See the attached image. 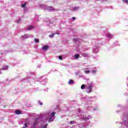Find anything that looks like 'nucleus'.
<instances>
[{
  "label": "nucleus",
  "mask_w": 128,
  "mask_h": 128,
  "mask_svg": "<svg viewBox=\"0 0 128 128\" xmlns=\"http://www.w3.org/2000/svg\"><path fill=\"white\" fill-rule=\"evenodd\" d=\"M70 124H74V121H70Z\"/></svg>",
  "instance_id": "nucleus-30"
},
{
  "label": "nucleus",
  "mask_w": 128,
  "mask_h": 128,
  "mask_svg": "<svg viewBox=\"0 0 128 128\" xmlns=\"http://www.w3.org/2000/svg\"><path fill=\"white\" fill-rule=\"evenodd\" d=\"M2 74V72L1 70H0V74Z\"/></svg>",
  "instance_id": "nucleus-35"
},
{
  "label": "nucleus",
  "mask_w": 128,
  "mask_h": 128,
  "mask_svg": "<svg viewBox=\"0 0 128 128\" xmlns=\"http://www.w3.org/2000/svg\"><path fill=\"white\" fill-rule=\"evenodd\" d=\"M78 112H80V110H78Z\"/></svg>",
  "instance_id": "nucleus-36"
},
{
  "label": "nucleus",
  "mask_w": 128,
  "mask_h": 128,
  "mask_svg": "<svg viewBox=\"0 0 128 128\" xmlns=\"http://www.w3.org/2000/svg\"><path fill=\"white\" fill-rule=\"evenodd\" d=\"M86 84H82L81 86V89L82 90H84V88H86Z\"/></svg>",
  "instance_id": "nucleus-20"
},
{
  "label": "nucleus",
  "mask_w": 128,
  "mask_h": 128,
  "mask_svg": "<svg viewBox=\"0 0 128 128\" xmlns=\"http://www.w3.org/2000/svg\"><path fill=\"white\" fill-rule=\"evenodd\" d=\"M38 124V121H35L34 122V124H33V126H36V124Z\"/></svg>",
  "instance_id": "nucleus-21"
},
{
  "label": "nucleus",
  "mask_w": 128,
  "mask_h": 128,
  "mask_svg": "<svg viewBox=\"0 0 128 128\" xmlns=\"http://www.w3.org/2000/svg\"><path fill=\"white\" fill-rule=\"evenodd\" d=\"M34 27L32 26H30L27 27V30H34Z\"/></svg>",
  "instance_id": "nucleus-6"
},
{
  "label": "nucleus",
  "mask_w": 128,
  "mask_h": 128,
  "mask_svg": "<svg viewBox=\"0 0 128 128\" xmlns=\"http://www.w3.org/2000/svg\"><path fill=\"white\" fill-rule=\"evenodd\" d=\"M78 38H74L73 39V41L74 42H78Z\"/></svg>",
  "instance_id": "nucleus-24"
},
{
  "label": "nucleus",
  "mask_w": 128,
  "mask_h": 128,
  "mask_svg": "<svg viewBox=\"0 0 128 128\" xmlns=\"http://www.w3.org/2000/svg\"><path fill=\"white\" fill-rule=\"evenodd\" d=\"M90 70H88V71L84 70L85 74H90Z\"/></svg>",
  "instance_id": "nucleus-26"
},
{
  "label": "nucleus",
  "mask_w": 128,
  "mask_h": 128,
  "mask_svg": "<svg viewBox=\"0 0 128 128\" xmlns=\"http://www.w3.org/2000/svg\"><path fill=\"white\" fill-rule=\"evenodd\" d=\"M124 124H125V126H128V118H127L126 120H124Z\"/></svg>",
  "instance_id": "nucleus-9"
},
{
  "label": "nucleus",
  "mask_w": 128,
  "mask_h": 128,
  "mask_svg": "<svg viewBox=\"0 0 128 128\" xmlns=\"http://www.w3.org/2000/svg\"><path fill=\"white\" fill-rule=\"evenodd\" d=\"M72 20H76V18L75 17H72Z\"/></svg>",
  "instance_id": "nucleus-31"
},
{
  "label": "nucleus",
  "mask_w": 128,
  "mask_h": 128,
  "mask_svg": "<svg viewBox=\"0 0 128 128\" xmlns=\"http://www.w3.org/2000/svg\"><path fill=\"white\" fill-rule=\"evenodd\" d=\"M48 48H50V46L48 45H46L42 46V50H48Z\"/></svg>",
  "instance_id": "nucleus-5"
},
{
  "label": "nucleus",
  "mask_w": 128,
  "mask_h": 128,
  "mask_svg": "<svg viewBox=\"0 0 128 128\" xmlns=\"http://www.w3.org/2000/svg\"><path fill=\"white\" fill-rule=\"evenodd\" d=\"M54 34H55L54 33L52 34L49 36V38H54Z\"/></svg>",
  "instance_id": "nucleus-18"
},
{
  "label": "nucleus",
  "mask_w": 128,
  "mask_h": 128,
  "mask_svg": "<svg viewBox=\"0 0 128 128\" xmlns=\"http://www.w3.org/2000/svg\"><path fill=\"white\" fill-rule=\"evenodd\" d=\"M20 110H17L16 111V114H20Z\"/></svg>",
  "instance_id": "nucleus-15"
},
{
  "label": "nucleus",
  "mask_w": 128,
  "mask_h": 128,
  "mask_svg": "<svg viewBox=\"0 0 128 128\" xmlns=\"http://www.w3.org/2000/svg\"><path fill=\"white\" fill-rule=\"evenodd\" d=\"M21 38L23 40H26V38H28V34H25L23 36H22Z\"/></svg>",
  "instance_id": "nucleus-7"
},
{
  "label": "nucleus",
  "mask_w": 128,
  "mask_h": 128,
  "mask_svg": "<svg viewBox=\"0 0 128 128\" xmlns=\"http://www.w3.org/2000/svg\"><path fill=\"white\" fill-rule=\"evenodd\" d=\"M54 120V116H51L48 120V122H52Z\"/></svg>",
  "instance_id": "nucleus-8"
},
{
  "label": "nucleus",
  "mask_w": 128,
  "mask_h": 128,
  "mask_svg": "<svg viewBox=\"0 0 128 128\" xmlns=\"http://www.w3.org/2000/svg\"><path fill=\"white\" fill-rule=\"evenodd\" d=\"M48 118L45 120V122H48Z\"/></svg>",
  "instance_id": "nucleus-29"
},
{
  "label": "nucleus",
  "mask_w": 128,
  "mask_h": 128,
  "mask_svg": "<svg viewBox=\"0 0 128 128\" xmlns=\"http://www.w3.org/2000/svg\"><path fill=\"white\" fill-rule=\"evenodd\" d=\"M28 10V8L24 7V12H26V10Z\"/></svg>",
  "instance_id": "nucleus-25"
},
{
  "label": "nucleus",
  "mask_w": 128,
  "mask_h": 128,
  "mask_svg": "<svg viewBox=\"0 0 128 128\" xmlns=\"http://www.w3.org/2000/svg\"><path fill=\"white\" fill-rule=\"evenodd\" d=\"M55 114H56V112H52V113L48 112L46 115V116L50 117V116H54Z\"/></svg>",
  "instance_id": "nucleus-4"
},
{
  "label": "nucleus",
  "mask_w": 128,
  "mask_h": 128,
  "mask_svg": "<svg viewBox=\"0 0 128 128\" xmlns=\"http://www.w3.org/2000/svg\"><path fill=\"white\" fill-rule=\"evenodd\" d=\"M80 74V71H77L75 72V74H76V76Z\"/></svg>",
  "instance_id": "nucleus-22"
},
{
  "label": "nucleus",
  "mask_w": 128,
  "mask_h": 128,
  "mask_svg": "<svg viewBox=\"0 0 128 128\" xmlns=\"http://www.w3.org/2000/svg\"><path fill=\"white\" fill-rule=\"evenodd\" d=\"M34 41L35 42H36V43L40 42V40H38V38H35V39L34 40Z\"/></svg>",
  "instance_id": "nucleus-19"
},
{
  "label": "nucleus",
  "mask_w": 128,
  "mask_h": 128,
  "mask_svg": "<svg viewBox=\"0 0 128 128\" xmlns=\"http://www.w3.org/2000/svg\"><path fill=\"white\" fill-rule=\"evenodd\" d=\"M107 38H112V35L110 34H107Z\"/></svg>",
  "instance_id": "nucleus-17"
},
{
  "label": "nucleus",
  "mask_w": 128,
  "mask_h": 128,
  "mask_svg": "<svg viewBox=\"0 0 128 128\" xmlns=\"http://www.w3.org/2000/svg\"><path fill=\"white\" fill-rule=\"evenodd\" d=\"M68 84H74V80H70L68 82Z\"/></svg>",
  "instance_id": "nucleus-10"
},
{
  "label": "nucleus",
  "mask_w": 128,
  "mask_h": 128,
  "mask_svg": "<svg viewBox=\"0 0 128 128\" xmlns=\"http://www.w3.org/2000/svg\"><path fill=\"white\" fill-rule=\"evenodd\" d=\"M81 118H82V120H90V118H92V117L90 116H86V115H82Z\"/></svg>",
  "instance_id": "nucleus-3"
},
{
  "label": "nucleus",
  "mask_w": 128,
  "mask_h": 128,
  "mask_svg": "<svg viewBox=\"0 0 128 128\" xmlns=\"http://www.w3.org/2000/svg\"><path fill=\"white\" fill-rule=\"evenodd\" d=\"M106 0H103V2H106Z\"/></svg>",
  "instance_id": "nucleus-37"
},
{
  "label": "nucleus",
  "mask_w": 128,
  "mask_h": 128,
  "mask_svg": "<svg viewBox=\"0 0 128 128\" xmlns=\"http://www.w3.org/2000/svg\"><path fill=\"white\" fill-rule=\"evenodd\" d=\"M20 22V19H19V20L17 21V22Z\"/></svg>",
  "instance_id": "nucleus-33"
},
{
  "label": "nucleus",
  "mask_w": 128,
  "mask_h": 128,
  "mask_svg": "<svg viewBox=\"0 0 128 128\" xmlns=\"http://www.w3.org/2000/svg\"><path fill=\"white\" fill-rule=\"evenodd\" d=\"M94 54H96L98 52H96L95 50H94Z\"/></svg>",
  "instance_id": "nucleus-34"
},
{
  "label": "nucleus",
  "mask_w": 128,
  "mask_h": 128,
  "mask_svg": "<svg viewBox=\"0 0 128 128\" xmlns=\"http://www.w3.org/2000/svg\"><path fill=\"white\" fill-rule=\"evenodd\" d=\"M57 34H60V33H58Z\"/></svg>",
  "instance_id": "nucleus-38"
},
{
  "label": "nucleus",
  "mask_w": 128,
  "mask_h": 128,
  "mask_svg": "<svg viewBox=\"0 0 128 128\" xmlns=\"http://www.w3.org/2000/svg\"><path fill=\"white\" fill-rule=\"evenodd\" d=\"M94 86V84H92V82L91 83H88V86H86V88H87V90H88L87 92L88 94H90L92 92V88Z\"/></svg>",
  "instance_id": "nucleus-2"
},
{
  "label": "nucleus",
  "mask_w": 128,
  "mask_h": 128,
  "mask_svg": "<svg viewBox=\"0 0 128 128\" xmlns=\"http://www.w3.org/2000/svg\"><path fill=\"white\" fill-rule=\"evenodd\" d=\"M74 56L75 58H80V54H76Z\"/></svg>",
  "instance_id": "nucleus-14"
},
{
  "label": "nucleus",
  "mask_w": 128,
  "mask_h": 128,
  "mask_svg": "<svg viewBox=\"0 0 128 128\" xmlns=\"http://www.w3.org/2000/svg\"><path fill=\"white\" fill-rule=\"evenodd\" d=\"M72 9L74 11L78 10L80 9V7H74Z\"/></svg>",
  "instance_id": "nucleus-11"
},
{
  "label": "nucleus",
  "mask_w": 128,
  "mask_h": 128,
  "mask_svg": "<svg viewBox=\"0 0 128 128\" xmlns=\"http://www.w3.org/2000/svg\"><path fill=\"white\" fill-rule=\"evenodd\" d=\"M92 72L94 74H96V70H92Z\"/></svg>",
  "instance_id": "nucleus-28"
},
{
  "label": "nucleus",
  "mask_w": 128,
  "mask_h": 128,
  "mask_svg": "<svg viewBox=\"0 0 128 128\" xmlns=\"http://www.w3.org/2000/svg\"><path fill=\"white\" fill-rule=\"evenodd\" d=\"M122 1L128 4V0H122Z\"/></svg>",
  "instance_id": "nucleus-23"
},
{
  "label": "nucleus",
  "mask_w": 128,
  "mask_h": 128,
  "mask_svg": "<svg viewBox=\"0 0 128 128\" xmlns=\"http://www.w3.org/2000/svg\"><path fill=\"white\" fill-rule=\"evenodd\" d=\"M40 6L42 8V10H57L56 9L54 8V7L50 6H48L44 4H41L40 5Z\"/></svg>",
  "instance_id": "nucleus-1"
},
{
  "label": "nucleus",
  "mask_w": 128,
  "mask_h": 128,
  "mask_svg": "<svg viewBox=\"0 0 128 128\" xmlns=\"http://www.w3.org/2000/svg\"><path fill=\"white\" fill-rule=\"evenodd\" d=\"M40 106H42V102H40Z\"/></svg>",
  "instance_id": "nucleus-32"
},
{
  "label": "nucleus",
  "mask_w": 128,
  "mask_h": 128,
  "mask_svg": "<svg viewBox=\"0 0 128 128\" xmlns=\"http://www.w3.org/2000/svg\"><path fill=\"white\" fill-rule=\"evenodd\" d=\"M8 66H6V67L2 68V70H8Z\"/></svg>",
  "instance_id": "nucleus-12"
},
{
  "label": "nucleus",
  "mask_w": 128,
  "mask_h": 128,
  "mask_svg": "<svg viewBox=\"0 0 128 128\" xmlns=\"http://www.w3.org/2000/svg\"><path fill=\"white\" fill-rule=\"evenodd\" d=\"M46 126H48V124L41 126V128H46Z\"/></svg>",
  "instance_id": "nucleus-16"
},
{
  "label": "nucleus",
  "mask_w": 128,
  "mask_h": 128,
  "mask_svg": "<svg viewBox=\"0 0 128 128\" xmlns=\"http://www.w3.org/2000/svg\"><path fill=\"white\" fill-rule=\"evenodd\" d=\"M26 3H24V4H22L21 8H26Z\"/></svg>",
  "instance_id": "nucleus-13"
},
{
  "label": "nucleus",
  "mask_w": 128,
  "mask_h": 128,
  "mask_svg": "<svg viewBox=\"0 0 128 128\" xmlns=\"http://www.w3.org/2000/svg\"><path fill=\"white\" fill-rule=\"evenodd\" d=\"M58 58H59V60H62V56H58Z\"/></svg>",
  "instance_id": "nucleus-27"
}]
</instances>
